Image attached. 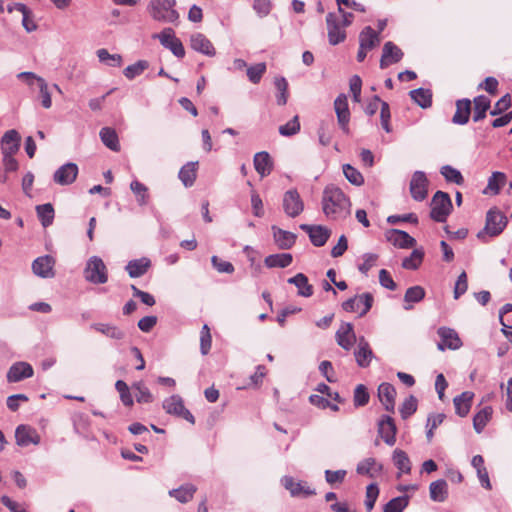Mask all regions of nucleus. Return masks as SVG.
Masks as SVG:
<instances>
[{
	"instance_id": "16",
	"label": "nucleus",
	"mask_w": 512,
	"mask_h": 512,
	"mask_svg": "<svg viewBox=\"0 0 512 512\" xmlns=\"http://www.w3.org/2000/svg\"><path fill=\"white\" fill-rule=\"evenodd\" d=\"M428 180L424 172L415 171L410 181V193L414 200L423 201L428 194Z\"/></svg>"
},
{
	"instance_id": "41",
	"label": "nucleus",
	"mask_w": 512,
	"mask_h": 512,
	"mask_svg": "<svg viewBox=\"0 0 512 512\" xmlns=\"http://www.w3.org/2000/svg\"><path fill=\"white\" fill-rule=\"evenodd\" d=\"M429 490L430 498L435 502H444L448 497V484L444 479L432 482Z\"/></svg>"
},
{
	"instance_id": "35",
	"label": "nucleus",
	"mask_w": 512,
	"mask_h": 512,
	"mask_svg": "<svg viewBox=\"0 0 512 512\" xmlns=\"http://www.w3.org/2000/svg\"><path fill=\"white\" fill-rule=\"evenodd\" d=\"M395 386H378V397L384 408L388 412H394L395 409Z\"/></svg>"
},
{
	"instance_id": "14",
	"label": "nucleus",
	"mask_w": 512,
	"mask_h": 512,
	"mask_svg": "<svg viewBox=\"0 0 512 512\" xmlns=\"http://www.w3.org/2000/svg\"><path fill=\"white\" fill-rule=\"evenodd\" d=\"M334 109L341 130L345 134H349L350 111L348 107L347 97L345 94H340L337 96V98L334 101Z\"/></svg>"
},
{
	"instance_id": "47",
	"label": "nucleus",
	"mask_w": 512,
	"mask_h": 512,
	"mask_svg": "<svg viewBox=\"0 0 512 512\" xmlns=\"http://www.w3.org/2000/svg\"><path fill=\"white\" fill-rule=\"evenodd\" d=\"M195 492L196 487L194 485L185 484L179 488L170 490L169 495L181 503H187L190 499H192Z\"/></svg>"
},
{
	"instance_id": "39",
	"label": "nucleus",
	"mask_w": 512,
	"mask_h": 512,
	"mask_svg": "<svg viewBox=\"0 0 512 512\" xmlns=\"http://www.w3.org/2000/svg\"><path fill=\"white\" fill-rule=\"evenodd\" d=\"M379 42L380 38L378 33L370 26H366L359 34V45L361 46V48L371 50Z\"/></svg>"
},
{
	"instance_id": "26",
	"label": "nucleus",
	"mask_w": 512,
	"mask_h": 512,
	"mask_svg": "<svg viewBox=\"0 0 512 512\" xmlns=\"http://www.w3.org/2000/svg\"><path fill=\"white\" fill-rule=\"evenodd\" d=\"M33 375V368L27 362H16L8 372L7 379L9 382H19Z\"/></svg>"
},
{
	"instance_id": "40",
	"label": "nucleus",
	"mask_w": 512,
	"mask_h": 512,
	"mask_svg": "<svg viewBox=\"0 0 512 512\" xmlns=\"http://www.w3.org/2000/svg\"><path fill=\"white\" fill-rule=\"evenodd\" d=\"M293 261V256L290 253H277L268 255L264 263L268 268H286Z\"/></svg>"
},
{
	"instance_id": "49",
	"label": "nucleus",
	"mask_w": 512,
	"mask_h": 512,
	"mask_svg": "<svg viewBox=\"0 0 512 512\" xmlns=\"http://www.w3.org/2000/svg\"><path fill=\"white\" fill-rule=\"evenodd\" d=\"M17 153V147L14 146L12 148L7 147L4 148V154H2V163L4 166V170L6 173L15 172L19 168L18 161L14 158V154Z\"/></svg>"
},
{
	"instance_id": "59",
	"label": "nucleus",
	"mask_w": 512,
	"mask_h": 512,
	"mask_svg": "<svg viewBox=\"0 0 512 512\" xmlns=\"http://www.w3.org/2000/svg\"><path fill=\"white\" fill-rule=\"evenodd\" d=\"M38 88H39V99L41 101V105L45 109H49L52 106L51 93L49 91L48 83L43 78L38 79Z\"/></svg>"
},
{
	"instance_id": "21",
	"label": "nucleus",
	"mask_w": 512,
	"mask_h": 512,
	"mask_svg": "<svg viewBox=\"0 0 512 512\" xmlns=\"http://www.w3.org/2000/svg\"><path fill=\"white\" fill-rule=\"evenodd\" d=\"M404 53L393 42L388 41L384 44L382 49V56L380 59V68L386 69L391 64L398 63L402 60Z\"/></svg>"
},
{
	"instance_id": "4",
	"label": "nucleus",
	"mask_w": 512,
	"mask_h": 512,
	"mask_svg": "<svg viewBox=\"0 0 512 512\" xmlns=\"http://www.w3.org/2000/svg\"><path fill=\"white\" fill-rule=\"evenodd\" d=\"M430 207L431 219L435 222L443 223L450 215L453 205L449 194L439 190L433 195Z\"/></svg>"
},
{
	"instance_id": "6",
	"label": "nucleus",
	"mask_w": 512,
	"mask_h": 512,
	"mask_svg": "<svg viewBox=\"0 0 512 512\" xmlns=\"http://www.w3.org/2000/svg\"><path fill=\"white\" fill-rule=\"evenodd\" d=\"M125 406H132L134 399L138 403H150L153 396L147 386H115Z\"/></svg>"
},
{
	"instance_id": "46",
	"label": "nucleus",
	"mask_w": 512,
	"mask_h": 512,
	"mask_svg": "<svg viewBox=\"0 0 512 512\" xmlns=\"http://www.w3.org/2000/svg\"><path fill=\"white\" fill-rule=\"evenodd\" d=\"M91 328L111 339L120 340L125 335L118 327L108 323H94L91 325Z\"/></svg>"
},
{
	"instance_id": "43",
	"label": "nucleus",
	"mask_w": 512,
	"mask_h": 512,
	"mask_svg": "<svg viewBox=\"0 0 512 512\" xmlns=\"http://www.w3.org/2000/svg\"><path fill=\"white\" fill-rule=\"evenodd\" d=\"M409 95L423 109L429 108L432 105V92L430 89L417 88L411 90Z\"/></svg>"
},
{
	"instance_id": "3",
	"label": "nucleus",
	"mask_w": 512,
	"mask_h": 512,
	"mask_svg": "<svg viewBox=\"0 0 512 512\" xmlns=\"http://www.w3.org/2000/svg\"><path fill=\"white\" fill-rule=\"evenodd\" d=\"M175 6L176 0H150L147 11L155 21L175 24L180 17Z\"/></svg>"
},
{
	"instance_id": "42",
	"label": "nucleus",
	"mask_w": 512,
	"mask_h": 512,
	"mask_svg": "<svg viewBox=\"0 0 512 512\" xmlns=\"http://www.w3.org/2000/svg\"><path fill=\"white\" fill-rule=\"evenodd\" d=\"M492 414V407L485 406L474 415L473 428L476 431V433L480 434L484 430L488 422L491 420Z\"/></svg>"
},
{
	"instance_id": "48",
	"label": "nucleus",
	"mask_w": 512,
	"mask_h": 512,
	"mask_svg": "<svg viewBox=\"0 0 512 512\" xmlns=\"http://www.w3.org/2000/svg\"><path fill=\"white\" fill-rule=\"evenodd\" d=\"M96 53L99 61L109 67H121L123 64L120 54H110L105 48L98 49Z\"/></svg>"
},
{
	"instance_id": "54",
	"label": "nucleus",
	"mask_w": 512,
	"mask_h": 512,
	"mask_svg": "<svg viewBox=\"0 0 512 512\" xmlns=\"http://www.w3.org/2000/svg\"><path fill=\"white\" fill-rule=\"evenodd\" d=\"M130 189L135 194L137 198V203L140 206H145L148 203V188L143 183L134 180L130 184Z\"/></svg>"
},
{
	"instance_id": "30",
	"label": "nucleus",
	"mask_w": 512,
	"mask_h": 512,
	"mask_svg": "<svg viewBox=\"0 0 512 512\" xmlns=\"http://www.w3.org/2000/svg\"><path fill=\"white\" fill-rule=\"evenodd\" d=\"M383 470V465L378 463L375 458L369 457L357 464L356 472L359 475H366L374 478L379 475Z\"/></svg>"
},
{
	"instance_id": "9",
	"label": "nucleus",
	"mask_w": 512,
	"mask_h": 512,
	"mask_svg": "<svg viewBox=\"0 0 512 512\" xmlns=\"http://www.w3.org/2000/svg\"><path fill=\"white\" fill-rule=\"evenodd\" d=\"M326 24L328 31V41L335 46L342 43L346 39V31L340 21V17L334 12H329L326 16Z\"/></svg>"
},
{
	"instance_id": "57",
	"label": "nucleus",
	"mask_w": 512,
	"mask_h": 512,
	"mask_svg": "<svg viewBox=\"0 0 512 512\" xmlns=\"http://www.w3.org/2000/svg\"><path fill=\"white\" fill-rule=\"evenodd\" d=\"M441 175L447 182L461 185L464 182V178L461 172L450 165H444L440 169Z\"/></svg>"
},
{
	"instance_id": "19",
	"label": "nucleus",
	"mask_w": 512,
	"mask_h": 512,
	"mask_svg": "<svg viewBox=\"0 0 512 512\" xmlns=\"http://www.w3.org/2000/svg\"><path fill=\"white\" fill-rule=\"evenodd\" d=\"M78 175V166L69 162L60 166L53 175V180L59 185L66 186L72 184Z\"/></svg>"
},
{
	"instance_id": "1",
	"label": "nucleus",
	"mask_w": 512,
	"mask_h": 512,
	"mask_svg": "<svg viewBox=\"0 0 512 512\" xmlns=\"http://www.w3.org/2000/svg\"><path fill=\"white\" fill-rule=\"evenodd\" d=\"M351 202L344 192L335 185H328L323 190L322 210L332 220L345 219L350 215Z\"/></svg>"
},
{
	"instance_id": "56",
	"label": "nucleus",
	"mask_w": 512,
	"mask_h": 512,
	"mask_svg": "<svg viewBox=\"0 0 512 512\" xmlns=\"http://www.w3.org/2000/svg\"><path fill=\"white\" fill-rule=\"evenodd\" d=\"M274 85L278 91L276 102L278 105L283 106L288 100V82L284 77H277L275 78Z\"/></svg>"
},
{
	"instance_id": "33",
	"label": "nucleus",
	"mask_w": 512,
	"mask_h": 512,
	"mask_svg": "<svg viewBox=\"0 0 512 512\" xmlns=\"http://www.w3.org/2000/svg\"><path fill=\"white\" fill-rule=\"evenodd\" d=\"M198 162H187L183 165L178 173V177L182 184L188 188L193 186L197 177Z\"/></svg>"
},
{
	"instance_id": "55",
	"label": "nucleus",
	"mask_w": 512,
	"mask_h": 512,
	"mask_svg": "<svg viewBox=\"0 0 512 512\" xmlns=\"http://www.w3.org/2000/svg\"><path fill=\"white\" fill-rule=\"evenodd\" d=\"M148 67H149L148 61L138 60L134 64L128 65L124 69L123 74L127 79L133 80L137 76L141 75Z\"/></svg>"
},
{
	"instance_id": "52",
	"label": "nucleus",
	"mask_w": 512,
	"mask_h": 512,
	"mask_svg": "<svg viewBox=\"0 0 512 512\" xmlns=\"http://www.w3.org/2000/svg\"><path fill=\"white\" fill-rule=\"evenodd\" d=\"M409 504V497L404 496H398L395 498H392L390 501H388L384 507L383 512H403L404 509Z\"/></svg>"
},
{
	"instance_id": "32",
	"label": "nucleus",
	"mask_w": 512,
	"mask_h": 512,
	"mask_svg": "<svg viewBox=\"0 0 512 512\" xmlns=\"http://www.w3.org/2000/svg\"><path fill=\"white\" fill-rule=\"evenodd\" d=\"M354 355L359 366L366 367L370 364L373 352L364 337L359 338Z\"/></svg>"
},
{
	"instance_id": "29",
	"label": "nucleus",
	"mask_w": 512,
	"mask_h": 512,
	"mask_svg": "<svg viewBox=\"0 0 512 512\" xmlns=\"http://www.w3.org/2000/svg\"><path fill=\"white\" fill-rule=\"evenodd\" d=\"M471 114V101L467 98L456 101V111L452 117V123L465 125L468 123Z\"/></svg>"
},
{
	"instance_id": "23",
	"label": "nucleus",
	"mask_w": 512,
	"mask_h": 512,
	"mask_svg": "<svg viewBox=\"0 0 512 512\" xmlns=\"http://www.w3.org/2000/svg\"><path fill=\"white\" fill-rule=\"evenodd\" d=\"M386 238L395 247L401 249L411 248L416 244V240L412 236L399 229H391L387 231Z\"/></svg>"
},
{
	"instance_id": "22",
	"label": "nucleus",
	"mask_w": 512,
	"mask_h": 512,
	"mask_svg": "<svg viewBox=\"0 0 512 512\" xmlns=\"http://www.w3.org/2000/svg\"><path fill=\"white\" fill-rule=\"evenodd\" d=\"M190 46L193 50L209 57H213L216 54L215 48L211 41L200 32L193 33L190 36Z\"/></svg>"
},
{
	"instance_id": "10",
	"label": "nucleus",
	"mask_w": 512,
	"mask_h": 512,
	"mask_svg": "<svg viewBox=\"0 0 512 512\" xmlns=\"http://www.w3.org/2000/svg\"><path fill=\"white\" fill-rule=\"evenodd\" d=\"M165 411L176 417L185 419L191 424L195 423V418L192 413L184 406L183 399L178 395H172L163 402Z\"/></svg>"
},
{
	"instance_id": "51",
	"label": "nucleus",
	"mask_w": 512,
	"mask_h": 512,
	"mask_svg": "<svg viewBox=\"0 0 512 512\" xmlns=\"http://www.w3.org/2000/svg\"><path fill=\"white\" fill-rule=\"evenodd\" d=\"M393 462L397 469H399L401 472L406 474L410 473L411 462L408 455L403 450L396 449L393 452Z\"/></svg>"
},
{
	"instance_id": "34",
	"label": "nucleus",
	"mask_w": 512,
	"mask_h": 512,
	"mask_svg": "<svg viewBox=\"0 0 512 512\" xmlns=\"http://www.w3.org/2000/svg\"><path fill=\"white\" fill-rule=\"evenodd\" d=\"M298 289V295L302 297H311L313 295V286L309 284L308 277L303 273H297L287 280Z\"/></svg>"
},
{
	"instance_id": "37",
	"label": "nucleus",
	"mask_w": 512,
	"mask_h": 512,
	"mask_svg": "<svg viewBox=\"0 0 512 512\" xmlns=\"http://www.w3.org/2000/svg\"><path fill=\"white\" fill-rule=\"evenodd\" d=\"M425 294L424 288L419 285L409 287L404 295L403 308L405 310H411L414 303H419L424 299Z\"/></svg>"
},
{
	"instance_id": "18",
	"label": "nucleus",
	"mask_w": 512,
	"mask_h": 512,
	"mask_svg": "<svg viewBox=\"0 0 512 512\" xmlns=\"http://www.w3.org/2000/svg\"><path fill=\"white\" fill-rule=\"evenodd\" d=\"M16 444L21 447H27L31 444L38 445L40 443V435L37 430L28 425H19L15 430Z\"/></svg>"
},
{
	"instance_id": "5",
	"label": "nucleus",
	"mask_w": 512,
	"mask_h": 512,
	"mask_svg": "<svg viewBox=\"0 0 512 512\" xmlns=\"http://www.w3.org/2000/svg\"><path fill=\"white\" fill-rule=\"evenodd\" d=\"M84 279L95 285L105 284L108 281V270L99 256H91L83 271Z\"/></svg>"
},
{
	"instance_id": "50",
	"label": "nucleus",
	"mask_w": 512,
	"mask_h": 512,
	"mask_svg": "<svg viewBox=\"0 0 512 512\" xmlns=\"http://www.w3.org/2000/svg\"><path fill=\"white\" fill-rule=\"evenodd\" d=\"M21 143V136L19 132L15 129L8 130L4 133L1 138V153L4 154V148L7 147H17V152L19 151Z\"/></svg>"
},
{
	"instance_id": "31",
	"label": "nucleus",
	"mask_w": 512,
	"mask_h": 512,
	"mask_svg": "<svg viewBox=\"0 0 512 512\" xmlns=\"http://www.w3.org/2000/svg\"><path fill=\"white\" fill-rule=\"evenodd\" d=\"M151 265V261L142 257L139 259L130 260L125 266V270L128 272L131 278H138L143 276Z\"/></svg>"
},
{
	"instance_id": "64",
	"label": "nucleus",
	"mask_w": 512,
	"mask_h": 512,
	"mask_svg": "<svg viewBox=\"0 0 512 512\" xmlns=\"http://www.w3.org/2000/svg\"><path fill=\"white\" fill-rule=\"evenodd\" d=\"M417 410V399L414 396H409L405 399L400 407V413L403 419L409 418Z\"/></svg>"
},
{
	"instance_id": "27",
	"label": "nucleus",
	"mask_w": 512,
	"mask_h": 512,
	"mask_svg": "<svg viewBox=\"0 0 512 512\" xmlns=\"http://www.w3.org/2000/svg\"><path fill=\"white\" fill-rule=\"evenodd\" d=\"M273 239L278 248L287 250L293 247L296 242V234L283 230L275 225L271 227Z\"/></svg>"
},
{
	"instance_id": "53",
	"label": "nucleus",
	"mask_w": 512,
	"mask_h": 512,
	"mask_svg": "<svg viewBox=\"0 0 512 512\" xmlns=\"http://www.w3.org/2000/svg\"><path fill=\"white\" fill-rule=\"evenodd\" d=\"M424 258L422 249H414L409 257L404 258L402 267L408 270H416L421 265Z\"/></svg>"
},
{
	"instance_id": "11",
	"label": "nucleus",
	"mask_w": 512,
	"mask_h": 512,
	"mask_svg": "<svg viewBox=\"0 0 512 512\" xmlns=\"http://www.w3.org/2000/svg\"><path fill=\"white\" fill-rule=\"evenodd\" d=\"M282 206L285 214L291 218H295L303 212L304 202L297 189H289L284 193Z\"/></svg>"
},
{
	"instance_id": "17",
	"label": "nucleus",
	"mask_w": 512,
	"mask_h": 512,
	"mask_svg": "<svg viewBox=\"0 0 512 512\" xmlns=\"http://www.w3.org/2000/svg\"><path fill=\"white\" fill-rule=\"evenodd\" d=\"M437 333L440 337V342L437 344L439 350H456L462 346V341L454 329L448 327H440Z\"/></svg>"
},
{
	"instance_id": "20",
	"label": "nucleus",
	"mask_w": 512,
	"mask_h": 512,
	"mask_svg": "<svg viewBox=\"0 0 512 512\" xmlns=\"http://www.w3.org/2000/svg\"><path fill=\"white\" fill-rule=\"evenodd\" d=\"M55 259L50 255H44L36 258L32 263L33 273L41 278L54 277Z\"/></svg>"
},
{
	"instance_id": "12",
	"label": "nucleus",
	"mask_w": 512,
	"mask_h": 512,
	"mask_svg": "<svg viewBox=\"0 0 512 512\" xmlns=\"http://www.w3.org/2000/svg\"><path fill=\"white\" fill-rule=\"evenodd\" d=\"M373 295L369 292H365L361 295L349 298L342 303V308L347 312H355L359 310V303H363V309L360 310L359 316L363 317L366 315L373 305Z\"/></svg>"
},
{
	"instance_id": "13",
	"label": "nucleus",
	"mask_w": 512,
	"mask_h": 512,
	"mask_svg": "<svg viewBox=\"0 0 512 512\" xmlns=\"http://www.w3.org/2000/svg\"><path fill=\"white\" fill-rule=\"evenodd\" d=\"M299 228L308 234L315 247L324 246L331 235V230L322 225L301 224Z\"/></svg>"
},
{
	"instance_id": "38",
	"label": "nucleus",
	"mask_w": 512,
	"mask_h": 512,
	"mask_svg": "<svg viewBox=\"0 0 512 512\" xmlns=\"http://www.w3.org/2000/svg\"><path fill=\"white\" fill-rule=\"evenodd\" d=\"M99 136L107 148L114 152L120 151L119 138L115 129L110 127H103L99 132Z\"/></svg>"
},
{
	"instance_id": "60",
	"label": "nucleus",
	"mask_w": 512,
	"mask_h": 512,
	"mask_svg": "<svg viewBox=\"0 0 512 512\" xmlns=\"http://www.w3.org/2000/svg\"><path fill=\"white\" fill-rule=\"evenodd\" d=\"M343 173L345 178L355 186H360L364 183L363 175L350 164L343 165Z\"/></svg>"
},
{
	"instance_id": "58",
	"label": "nucleus",
	"mask_w": 512,
	"mask_h": 512,
	"mask_svg": "<svg viewBox=\"0 0 512 512\" xmlns=\"http://www.w3.org/2000/svg\"><path fill=\"white\" fill-rule=\"evenodd\" d=\"M506 183V175L503 172H493L488 180L487 189H489L493 194H499L501 188Z\"/></svg>"
},
{
	"instance_id": "7",
	"label": "nucleus",
	"mask_w": 512,
	"mask_h": 512,
	"mask_svg": "<svg viewBox=\"0 0 512 512\" xmlns=\"http://www.w3.org/2000/svg\"><path fill=\"white\" fill-rule=\"evenodd\" d=\"M154 39H158L161 45L170 50L174 56L177 58H184L185 56V49L180 41L175 36L174 30L170 27L164 28L160 33L154 34L152 36Z\"/></svg>"
},
{
	"instance_id": "24",
	"label": "nucleus",
	"mask_w": 512,
	"mask_h": 512,
	"mask_svg": "<svg viewBox=\"0 0 512 512\" xmlns=\"http://www.w3.org/2000/svg\"><path fill=\"white\" fill-rule=\"evenodd\" d=\"M281 483L285 489H287L291 496L297 497L300 495L311 496L315 494V490L303 482H295L291 476H284L281 479Z\"/></svg>"
},
{
	"instance_id": "62",
	"label": "nucleus",
	"mask_w": 512,
	"mask_h": 512,
	"mask_svg": "<svg viewBox=\"0 0 512 512\" xmlns=\"http://www.w3.org/2000/svg\"><path fill=\"white\" fill-rule=\"evenodd\" d=\"M266 72V64L264 62L257 63L247 68L248 79L257 84L260 82L263 74Z\"/></svg>"
},
{
	"instance_id": "8",
	"label": "nucleus",
	"mask_w": 512,
	"mask_h": 512,
	"mask_svg": "<svg viewBox=\"0 0 512 512\" xmlns=\"http://www.w3.org/2000/svg\"><path fill=\"white\" fill-rule=\"evenodd\" d=\"M317 391L319 394H314L309 397L310 403L318 408H330L333 411L338 410V405L331 400L338 401L339 393L332 391L330 386H318Z\"/></svg>"
},
{
	"instance_id": "44",
	"label": "nucleus",
	"mask_w": 512,
	"mask_h": 512,
	"mask_svg": "<svg viewBox=\"0 0 512 512\" xmlns=\"http://www.w3.org/2000/svg\"><path fill=\"white\" fill-rule=\"evenodd\" d=\"M36 213L39 221L44 228L52 225L55 211L51 203H45L36 206Z\"/></svg>"
},
{
	"instance_id": "36",
	"label": "nucleus",
	"mask_w": 512,
	"mask_h": 512,
	"mask_svg": "<svg viewBox=\"0 0 512 512\" xmlns=\"http://www.w3.org/2000/svg\"><path fill=\"white\" fill-rule=\"evenodd\" d=\"M473 397L474 393L465 391L454 398L453 402L457 415L465 417L469 413Z\"/></svg>"
},
{
	"instance_id": "25",
	"label": "nucleus",
	"mask_w": 512,
	"mask_h": 512,
	"mask_svg": "<svg viewBox=\"0 0 512 512\" xmlns=\"http://www.w3.org/2000/svg\"><path fill=\"white\" fill-rule=\"evenodd\" d=\"M336 341L339 346L345 350H350L356 342L353 325L351 323H343L336 332Z\"/></svg>"
},
{
	"instance_id": "61",
	"label": "nucleus",
	"mask_w": 512,
	"mask_h": 512,
	"mask_svg": "<svg viewBox=\"0 0 512 512\" xmlns=\"http://www.w3.org/2000/svg\"><path fill=\"white\" fill-rule=\"evenodd\" d=\"M299 117L296 115L286 124L279 127V133L285 137H291L300 131Z\"/></svg>"
},
{
	"instance_id": "15",
	"label": "nucleus",
	"mask_w": 512,
	"mask_h": 512,
	"mask_svg": "<svg viewBox=\"0 0 512 512\" xmlns=\"http://www.w3.org/2000/svg\"><path fill=\"white\" fill-rule=\"evenodd\" d=\"M378 433L383 441L393 446L396 442L397 427L394 419L389 415H382L378 421Z\"/></svg>"
},
{
	"instance_id": "2",
	"label": "nucleus",
	"mask_w": 512,
	"mask_h": 512,
	"mask_svg": "<svg viewBox=\"0 0 512 512\" xmlns=\"http://www.w3.org/2000/svg\"><path fill=\"white\" fill-rule=\"evenodd\" d=\"M507 224V217L497 207L490 208L486 213L485 226L477 233V238L488 242L490 238L500 235Z\"/></svg>"
},
{
	"instance_id": "63",
	"label": "nucleus",
	"mask_w": 512,
	"mask_h": 512,
	"mask_svg": "<svg viewBox=\"0 0 512 512\" xmlns=\"http://www.w3.org/2000/svg\"><path fill=\"white\" fill-rule=\"evenodd\" d=\"M212 338L210 329L204 324L200 332V351L203 355H207L211 349Z\"/></svg>"
},
{
	"instance_id": "28",
	"label": "nucleus",
	"mask_w": 512,
	"mask_h": 512,
	"mask_svg": "<svg viewBox=\"0 0 512 512\" xmlns=\"http://www.w3.org/2000/svg\"><path fill=\"white\" fill-rule=\"evenodd\" d=\"M254 168L256 172L264 178L271 174L273 170V161L271 156L266 151L258 152L254 155Z\"/></svg>"
},
{
	"instance_id": "45",
	"label": "nucleus",
	"mask_w": 512,
	"mask_h": 512,
	"mask_svg": "<svg viewBox=\"0 0 512 512\" xmlns=\"http://www.w3.org/2000/svg\"><path fill=\"white\" fill-rule=\"evenodd\" d=\"M473 121L478 122L486 117V112L490 108V99L484 95L474 98Z\"/></svg>"
}]
</instances>
